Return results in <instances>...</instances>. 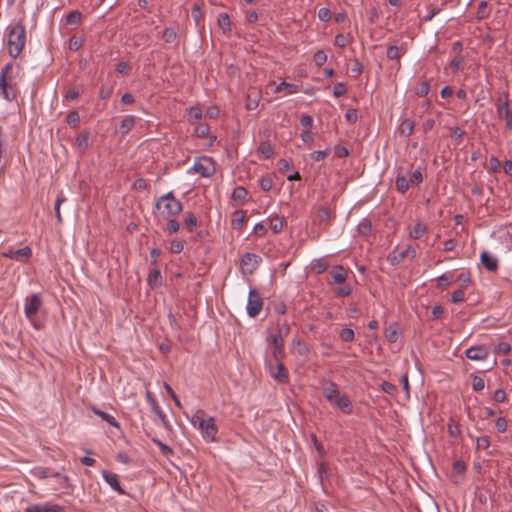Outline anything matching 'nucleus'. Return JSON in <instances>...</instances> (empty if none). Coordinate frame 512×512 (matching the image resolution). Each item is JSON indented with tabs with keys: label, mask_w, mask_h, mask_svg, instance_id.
I'll return each mask as SVG.
<instances>
[{
	"label": "nucleus",
	"mask_w": 512,
	"mask_h": 512,
	"mask_svg": "<svg viewBox=\"0 0 512 512\" xmlns=\"http://www.w3.org/2000/svg\"><path fill=\"white\" fill-rule=\"evenodd\" d=\"M321 389L323 396L329 403L337 406L344 414L352 413L353 406L350 398L340 393L336 383L331 380H323Z\"/></svg>",
	"instance_id": "nucleus-1"
},
{
	"label": "nucleus",
	"mask_w": 512,
	"mask_h": 512,
	"mask_svg": "<svg viewBox=\"0 0 512 512\" xmlns=\"http://www.w3.org/2000/svg\"><path fill=\"white\" fill-rule=\"evenodd\" d=\"M191 422L193 426L200 430L202 437L207 442H214L216 440L218 428L215 424V419L212 416H207L204 410H197L193 415Z\"/></svg>",
	"instance_id": "nucleus-2"
},
{
	"label": "nucleus",
	"mask_w": 512,
	"mask_h": 512,
	"mask_svg": "<svg viewBox=\"0 0 512 512\" xmlns=\"http://www.w3.org/2000/svg\"><path fill=\"white\" fill-rule=\"evenodd\" d=\"M26 44L25 26L18 22L9 29L8 52L12 58H17L23 51Z\"/></svg>",
	"instance_id": "nucleus-3"
},
{
	"label": "nucleus",
	"mask_w": 512,
	"mask_h": 512,
	"mask_svg": "<svg viewBox=\"0 0 512 512\" xmlns=\"http://www.w3.org/2000/svg\"><path fill=\"white\" fill-rule=\"evenodd\" d=\"M156 208L160 210L165 217H174L182 211L183 206L174 196V193L170 191L157 199Z\"/></svg>",
	"instance_id": "nucleus-4"
},
{
	"label": "nucleus",
	"mask_w": 512,
	"mask_h": 512,
	"mask_svg": "<svg viewBox=\"0 0 512 512\" xmlns=\"http://www.w3.org/2000/svg\"><path fill=\"white\" fill-rule=\"evenodd\" d=\"M495 107L498 118L505 122V129L511 131L512 107L510 105V96L508 92H503L498 96Z\"/></svg>",
	"instance_id": "nucleus-5"
},
{
	"label": "nucleus",
	"mask_w": 512,
	"mask_h": 512,
	"mask_svg": "<svg viewBox=\"0 0 512 512\" xmlns=\"http://www.w3.org/2000/svg\"><path fill=\"white\" fill-rule=\"evenodd\" d=\"M195 172L201 177L210 178L216 173V165L214 160L208 156H201L195 159L193 166L188 173Z\"/></svg>",
	"instance_id": "nucleus-6"
},
{
	"label": "nucleus",
	"mask_w": 512,
	"mask_h": 512,
	"mask_svg": "<svg viewBox=\"0 0 512 512\" xmlns=\"http://www.w3.org/2000/svg\"><path fill=\"white\" fill-rule=\"evenodd\" d=\"M265 368L269 372L270 376L279 383L287 384L289 382V372L283 365L281 360H265Z\"/></svg>",
	"instance_id": "nucleus-7"
},
{
	"label": "nucleus",
	"mask_w": 512,
	"mask_h": 512,
	"mask_svg": "<svg viewBox=\"0 0 512 512\" xmlns=\"http://www.w3.org/2000/svg\"><path fill=\"white\" fill-rule=\"evenodd\" d=\"M263 308V299L261 294L256 289H251L248 294L246 311L249 317H256L259 315Z\"/></svg>",
	"instance_id": "nucleus-8"
},
{
	"label": "nucleus",
	"mask_w": 512,
	"mask_h": 512,
	"mask_svg": "<svg viewBox=\"0 0 512 512\" xmlns=\"http://www.w3.org/2000/svg\"><path fill=\"white\" fill-rule=\"evenodd\" d=\"M261 263L262 258L251 252L244 253L240 261L242 272L249 275L253 274Z\"/></svg>",
	"instance_id": "nucleus-9"
},
{
	"label": "nucleus",
	"mask_w": 512,
	"mask_h": 512,
	"mask_svg": "<svg viewBox=\"0 0 512 512\" xmlns=\"http://www.w3.org/2000/svg\"><path fill=\"white\" fill-rule=\"evenodd\" d=\"M42 306V299L39 294H32L25 298L24 302V313L25 316L32 320L36 313L39 311Z\"/></svg>",
	"instance_id": "nucleus-10"
},
{
	"label": "nucleus",
	"mask_w": 512,
	"mask_h": 512,
	"mask_svg": "<svg viewBox=\"0 0 512 512\" xmlns=\"http://www.w3.org/2000/svg\"><path fill=\"white\" fill-rule=\"evenodd\" d=\"M2 255L5 258H9V259H12V260H15L18 262L25 263L32 256V250L28 246H25V247L17 249V250H14L13 248L9 247L2 252Z\"/></svg>",
	"instance_id": "nucleus-11"
},
{
	"label": "nucleus",
	"mask_w": 512,
	"mask_h": 512,
	"mask_svg": "<svg viewBox=\"0 0 512 512\" xmlns=\"http://www.w3.org/2000/svg\"><path fill=\"white\" fill-rule=\"evenodd\" d=\"M267 341L272 347L273 359L282 360L285 356L284 339L279 335L272 334L267 338Z\"/></svg>",
	"instance_id": "nucleus-12"
},
{
	"label": "nucleus",
	"mask_w": 512,
	"mask_h": 512,
	"mask_svg": "<svg viewBox=\"0 0 512 512\" xmlns=\"http://www.w3.org/2000/svg\"><path fill=\"white\" fill-rule=\"evenodd\" d=\"M489 354V349L484 345L471 346L465 351V356L472 361H484Z\"/></svg>",
	"instance_id": "nucleus-13"
},
{
	"label": "nucleus",
	"mask_w": 512,
	"mask_h": 512,
	"mask_svg": "<svg viewBox=\"0 0 512 512\" xmlns=\"http://www.w3.org/2000/svg\"><path fill=\"white\" fill-rule=\"evenodd\" d=\"M25 512H65V509L59 504L44 502L28 506Z\"/></svg>",
	"instance_id": "nucleus-14"
},
{
	"label": "nucleus",
	"mask_w": 512,
	"mask_h": 512,
	"mask_svg": "<svg viewBox=\"0 0 512 512\" xmlns=\"http://www.w3.org/2000/svg\"><path fill=\"white\" fill-rule=\"evenodd\" d=\"M0 96L7 101H13L17 97V89L8 79L0 80Z\"/></svg>",
	"instance_id": "nucleus-15"
},
{
	"label": "nucleus",
	"mask_w": 512,
	"mask_h": 512,
	"mask_svg": "<svg viewBox=\"0 0 512 512\" xmlns=\"http://www.w3.org/2000/svg\"><path fill=\"white\" fill-rule=\"evenodd\" d=\"M90 146L89 131L80 132L75 139V148L80 155H84Z\"/></svg>",
	"instance_id": "nucleus-16"
},
{
	"label": "nucleus",
	"mask_w": 512,
	"mask_h": 512,
	"mask_svg": "<svg viewBox=\"0 0 512 512\" xmlns=\"http://www.w3.org/2000/svg\"><path fill=\"white\" fill-rule=\"evenodd\" d=\"M102 477L105 482L111 487L112 490L118 492L121 495L126 494L124 489L121 487L118 480V475L107 470L102 471Z\"/></svg>",
	"instance_id": "nucleus-17"
},
{
	"label": "nucleus",
	"mask_w": 512,
	"mask_h": 512,
	"mask_svg": "<svg viewBox=\"0 0 512 512\" xmlns=\"http://www.w3.org/2000/svg\"><path fill=\"white\" fill-rule=\"evenodd\" d=\"M480 261L484 268L490 272H494L498 269L499 261L497 257L487 251L481 253Z\"/></svg>",
	"instance_id": "nucleus-18"
},
{
	"label": "nucleus",
	"mask_w": 512,
	"mask_h": 512,
	"mask_svg": "<svg viewBox=\"0 0 512 512\" xmlns=\"http://www.w3.org/2000/svg\"><path fill=\"white\" fill-rule=\"evenodd\" d=\"M330 275L333 283L344 284L348 278V271L342 265H336L331 269Z\"/></svg>",
	"instance_id": "nucleus-19"
},
{
	"label": "nucleus",
	"mask_w": 512,
	"mask_h": 512,
	"mask_svg": "<svg viewBox=\"0 0 512 512\" xmlns=\"http://www.w3.org/2000/svg\"><path fill=\"white\" fill-rule=\"evenodd\" d=\"M136 124V117L133 115L125 116L119 124V132L122 135H126L129 131H131Z\"/></svg>",
	"instance_id": "nucleus-20"
},
{
	"label": "nucleus",
	"mask_w": 512,
	"mask_h": 512,
	"mask_svg": "<svg viewBox=\"0 0 512 512\" xmlns=\"http://www.w3.org/2000/svg\"><path fill=\"white\" fill-rule=\"evenodd\" d=\"M246 221V213L243 210H236L232 213L231 224L236 230H241Z\"/></svg>",
	"instance_id": "nucleus-21"
},
{
	"label": "nucleus",
	"mask_w": 512,
	"mask_h": 512,
	"mask_svg": "<svg viewBox=\"0 0 512 512\" xmlns=\"http://www.w3.org/2000/svg\"><path fill=\"white\" fill-rule=\"evenodd\" d=\"M395 186H396V190L399 193L404 194L409 189L411 184L409 182V179H407L403 173L399 172L396 175Z\"/></svg>",
	"instance_id": "nucleus-22"
},
{
	"label": "nucleus",
	"mask_w": 512,
	"mask_h": 512,
	"mask_svg": "<svg viewBox=\"0 0 512 512\" xmlns=\"http://www.w3.org/2000/svg\"><path fill=\"white\" fill-rule=\"evenodd\" d=\"M92 411L94 412L95 415L99 416L102 420H104L105 422H107L111 426H113L115 428H119L120 427L119 422L111 414H109L107 412H104L102 410H99L96 407H93Z\"/></svg>",
	"instance_id": "nucleus-23"
},
{
	"label": "nucleus",
	"mask_w": 512,
	"mask_h": 512,
	"mask_svg": "<svg viewBox=\"0 0 512 512\" xmlns=\"http://www.w3.org/2000/svg\"><path fill=\"white\" fill-rule=\"evenodd\" d=\"M428 231V226L422 222H417L409 233L411 239H420Z\"/></svg>",
	"instance_id": "nucleus-24"
},
{
	"label": "nucleus",
	"mask_w": 512,
	"mask_h": 512,
	"mask_svg": "<svg viewBox=\"0 0 512 512\" xmlns=\"http://www.w3.org/2000/svg\"><path fill=\"white\" fill-rule=\"evenodd\" d=\"M398 131L401 135L406 137L410 136L414 131V121L411 119H404L399 125Z\"/></svg>",
	"instance_id": "nucleus-25"
},
{
	"label": "nucleus",
	"mask_w": 512,
	"mask_h": 512,
	"mask_svg": "<svg viewBox=\"0 0 512 512\" xmlns=\"http://www.w3.org/2000/svg\"><path fill=\"white\" fill-rule=\"evenodd\" d=\"M269 226L273 233L277 234L282 231L284 227L283 219L278 215H271L269 218Z\"/></svg>",
	"instance_id": "nucleus-26"
},
{
	"label": "nucleus",
	"mask_w": 512,
	"mask_h": 512,
	"mask_svg": "<svg viewBox=\"0 0 512 512\" xmlns=\"http://www.w3.org/2000/svg\"><path fill=\"white\" fill-rule=\"evenodd\" d=\"M202 109L198 106H192L189 108L188 121L191 124H196L202 118Z\"/></svg>",
	"instance_id": "nucleus-27"
},
{
	"label": "nucleus",
	"mask_w": 512,
	"mask_h": 512,
	"mask_svg": "<svg viewBox=\"0 0 512 512\" xmlns=\"http://www.w3.org/2000/svg\"><path fill=\"white\" fill-rule=\"evenodd\" d=\"M357 231L362 236H368L372 231V223L368 218H363L358 226Z\"/></svg>",
	"instance_id": "nucleus-28"
},
{
	"label": "nucleus",
	"mask_w": 512,
	"mask_h": 512,
	"mask_svg": "<svg viewBox=\"0 0 512 512\" xmlns=\"http://www.w3.org/2000/svg\"><path fill=\"white\" fill-rule=\"evenodd\" d=\"M219 27L223 30L224 33L230 32L231 30V21L230 17L227 13H220L217 19Z\"/></svg>",
	"instance_id": "nucleus-29"
},
{
	"label": "nucleus",
	"mask_w": 512,
	"mask_h": 512,
	"mask_svg": "<svg viewBox=\"0 0 512 512\" xmlns=\"http://www.w3.org/2000/svg\"><path fill=\"white\" fill-rule=\"evenodd\" d=\"M66 200L67 199H66L65 195L63 194V192L62 191L59 192L57 195L56 201H55V205H54L55 215H56L57 221L59 223L63 222V218H62V215L60 212V207L64 202H66Z\"/></svg>",
	"instance_id": "nucleus-30"
},
{
	"label": "nucleus",
	"mask_w": 512,
	"mask_h": 512,
	"mask_svg": "<svg viewBox=\"0 0 512 512\" xmlns=\"http://www.w3.org/2000/svg\"><path fill=\"white\" fill-rule=\"evenodd\" d=\"M258 152L265 158L270 159L274 154V149L268 141H263L258 147Z\"/></svg>",
	"instance_id": "nucleus-31"
},
{
	"label": "nucleus",
	"mask_w": 512,
	"mask_h": 512,
	"mask_svg": "<svg viewBox=\"0 0 512 512\" xmlns=\"http://www.w3.org/2000/svg\"><path fill=\"white\" fill-rule=\"evenodd\" d=\"M452 279H453L452 272H446V273L442 274L441 276H439L437 278V288L442 289V290L447 288L448 286H450Z\"/></svg>",
	"instance_id": "nucleus-32"
},
{
	"label": "nucleus",
	"mask_w": 512,
	"mask_h": 512,
	"mask_svg": "<svg viewBox=\"0 0 512 512\" xmlns=\"http://www.w3.org/2000/svg\"><path fill=\"white\" fill-rule=\"evenodd\" d=\"M162 38L165 43L171 44L177 39V29L175 27H167L163 31Z\"/></svg>",
	"instance_id": "nucleus-33"
},
{
	"label": "nucleus",
	"mask_w": 512,
	"mask_h": 512,
	"mask_svg": "<svg viewBox=\"0 0 512 512\" xmlns=\"http://www.w3.org/2000/svg\"><path fill=\"white\" fill-rule=\"evenodd\" d=\"M5 144H6V137L3 134V129L0 126V176L4 173L5 170V164L2 163V159L5 156Z\"/></svg>",
	"instance_id": "nucleus-34"
},
{
	"label": "nucleus",
	"mask_w": 512,
	"mask_h": 512,
	"mask_svg": "<svg viewBox=\"0 0 512 512\" xmlns=\"http://www.w3.org/2000/svg\"><path fill=\"white\" fill-rule=\"evenodd\" d=\"M31 475L37 479L43 480L50 477V469L47 467L38 466L31 470Z\"/></svg>",
	"instance_id": "nucleus-35"
},
{
	"label": "nucleus",
	"mask_w": 512,
	"mask_h": 512,
	"mask_svg": "<svg viewBox=\"0 0 512 512\" xmlns=\"http://www.w3.org/2000/svg\"><path fill=\"white\" fill-rule=\"evenodd\" d=\"M82 21V14L78 10H73L66 16V23L68 25H79Z\"/></svg>",
	"instance_id": "nucleus-36"
},
{
	"label": "nucleus",
	"mask_w": 512,
	"mask_h": 512,
	"mask_svg": "<svg viewBox=\"0 0 512 512\" xmlns=\"http://www.w3.org/2000/svg\"><path fill=\"white\" fill-rule=\"evenodd\" d=\"M281 90H285L287 95L295 94L298 92V87L295 84L287 83L282 81L277 87L276 92H280Z\"/></svg>",
	"instance_id": "nucleus-37"
},
{
	"label": "nucleus",
	"mask_w": 512,
	"mask_h": 512,
	"mask_svg": "<svg viewBox=\"0 0 512 512\" xmlns=\"http://www.w3.org/2000/svg\"><path fill=\"white\" fill-rule=\"evenodd\" d=\"M247 190L243 186H237L232 192V199L234 201L243 202L247 197Z\"/></svg>",
	"instance_id": "nucleus-38"
},
{
	"label": "nucleus",
	"mask_w": 512,
	"mask_h": 512,
	"mask_svg": "<svg viewBox=\"0 0 512 512\" xmlns=\"http://www.w3.org/2000/svg\"><path fill=\"white\" fill-rule=\"evenodd\" d=\"M409 256V250H401L398 251V248L396 247L391 256V263L392 264H399L405 257Z\"/></svg>",
	"instance_id": "nucleus-39"
},
{
	"label": "nucleus",
	"mask_w": 512,
	"mask_h": 512,
	"mask_svg": "<svg viewBox=\"0 0 512 512\" xmlns=\"http://www.w3.org/2000/svg\"><path fill=\"white\" fill-rule=\"evenodd\" d=\"M409 182L411 184V186H418L419 184H421L423 182V173H422V168L421 167H418L417 169H415L410 178H409Z\"/></svg>",
	"instance_id": "nucleus-40"
},
{
	"label": "nucleus",
	"mask_w": 512,
	"mask_h": 512,
	"mask_svg": "<svg viewBox=\"0 0 512 512\" xmlns=\"http://www.w3.org/2000/svg\"><path fill=\"white\" fill-rule=\"evenodd\" d=\"M312 267L317 274H322L328 269L329 264L324 258H319L313 262Z\"/></svg>",
	"instance_id": "nucleus-41"
},
{
	"label": "nucleus",
	"mask_w": 512,
	"mask_h": 512,
	"mask_svg": "<svg viewBox=\"0 0 512 512\" xmlns=\"http://www.w3.org/2000/svg\"><path fill=\"white\" fill-rule=\"evenodd\" d=\"M385 337L388 342L395 343L398 339V331L396 324H391L386 330H385Z\"/></svg>",
	"instance_id": "nucleus-42"
},
{
	"label": "nucleus",
	"mask_w": 512,
	"mask_h": 512,
	"mask_svg": "<svg viewBox=\"0 0 512 512\" xmlns=\"http://www.w3.org/2000/svg\"><path fill=\"white\" fill-rule=\"evenodd\" d=\"M152 442L155 443L163 456H170L173 454V449L167 444L163 443L158 438H152Z\"/></svg>",
	"instance_id": "nucleus-43"
},
{
	"label": "nucleus",
	"mask_w": 512,
	"mask_h": 512,
	"mask_svg": "<svg viewBox=\"0 0 512 512\" xmlns=\"http://www.w3.org/2000/svg\"><path fill=\"white\" fill-rule=\"evenodd\" d=\"M430 91V84L428 81H423L421 83H419L415 88H414V93L419 96V97H424L426 96Z\"/></svg>",
	"instance_id": "nucleus-44"
},
{
	"label": "nucleus",
	"mask_w": 512,
	"mask_h": 512,
	"mask_svg": "<svg viewBox=\"0 0 512 512\" xmlns=\"http://www.w3.org/2000/svg\"><path fill=\"white\" fill-rule=\"evenodd\" d=\"M465 63V57L463 55H456L450 61V67L453 71H460Z\"/></svg>",
	"instance_id": "nucleus-45"
},
{
	"label": "nucleus",
	"mask_w": 512,
	"mask_h": 512,
	"mask_svg": "<svg viewBox=\"0 0 512 512\" xmlns=\"http://www.w3.org/2000/svg\"><path fill=\"white\" fill-rule=\"evenodd\" d=\"M209 131H210V128H209L208 124L200 123V122L196 123L195 134L197 137L205 138L208 136Z\"/></svg>",
	"instance_id": "nucleus-46"
},
{
	"label": "nucleus",
	"mask_w": 512,
	"mask_h": 512,
	"mask_svg": "<svg viewBox=\"0 0 512 512\" xmlns=\"http://www.w3.org/2000/svg\"><path fill=\"white\" fill-rule=\"evenodd\" d=\"M67 124L73 128L77 127L80 123V116L76 110L68 113L66 118Z\"/></svg>",
	"instance_id": "nucleus-47"
},
{
	"label": "nucleus",
	"mask_w": 512,
	"mask_h": 512,
	"mask_svg": "<svg viewBox=\"0 0 512 512\" xmlns=\"http://www.w3.org/2000/svg\"><path fill=\"white\" fill-rule=\"evenodd\" d=\"M160 279H161V273H160L159 269H153L148 275V283L151 286H157V285L161 284Z\"/></svg>",
	"instance_id": "nucleus-48"
},
{
	"label": "nucleus",
	"mask_w": 512,
	"mask_h": 512,
	"mask_svg": "<svg viewBox=\"0 0 512 512\" xmlns=\"http://www.w3.org/2000/svg\"><path fill=\"white\" fill-rule=\"evenodd\" d=\"M334 293L337 297H347L352 293V287L349 284H340Z\"/></svg>",
	"instance_id": "nucleus-49"
},
{
	"label": "nucleus",
	"mask_w": 512,
	"mask_h": 512,
	"mask_svg": "<svg viewBox=\"0 0 512 512\" xmlns=\"http://www.w3.org/2000/svg\"><path fill=\"white\" fill-rule=\"evenodd\" d=\"M339 336L344 342H352L355 338V333L351 328H343L340 331Z\"/></svg>",
	"instance_id": "nucleus-50"
},
{
	"label": "nucleus",
	"mask_w": 512,
	"mask_h": 512,
	"mask_svg": "<svg viewBox=\"0 0 512 512\" xmlns=\"http://www.w3.org/2000/svg\"><path fill=\"white\" fill-rule=\"evenodd\" d=\"M381 389L383 392L387 393L390 396H395L398 392L397 387L394 384L387 381H383L381 383Z\"/></svg>",
	"instance_id": "nucleus-51"
},
{
	"label": "nucleus",
	"mask_w": 512,
	"mask_h": 512,
	"mask_svg": "<svg viewBox=\"0 0 512 512\" xmlns=\"http://www.w3.org/2000/svg\"><path fill=\"white\" fill-rule=\"evenodd\" d=\"M313 61L316 66H323L327 61V55L323 50H318L313 56Z\"/></svg>",
	"instance_id": "nucleus-52"
},
{
	"label": "nucleus",
	"mask_w": 512,
	"mask_h": 512,
	"mask_svg": "<svg viewBox=\"0 0 512 512\" xmlns=\"http://www.w3.org/2000/svg\"><path fill=\"white\" fill-rule=\"evenodd\" d=\"M386 56L390 60H397L401 57L400 49L396 45H391L388 47Z\"/></svg>",
	"instance_id": "nucleus-53"
},
{
	"label": "nucleus",
	"mask_w": 512,
	"mask_h": 512,
	"mask_svg": "<svg viewBox=\"0 0 512 512\" xmlns=\"http://www.w3.org/2000/svg\"><path fill=\"white\" fill-rule=\"evenodd\" d=\"M490 446V440L488 436H481L476 438V449L487 450Z\"/></svg>",
	"instance_id": "nucleus-54"
},
{
	"label": "nucleus",
	"mask_w": 512,
	"mask_h": 512,
	"mask_svg": "<svg viewBox=\"0 0 512 512\" xmlns=\"http://www.w3.org/2000/svg\"><path fill=\"white\" fill-rule=\"evenodd\" d=\"M328 153H329L328 148H326L324 150L314 151V152L310 153V158L315 162L323 161L327 157Z\"/></svg>",
	"instance_id": "nucleus-55"
},
{
	"label": "nucleus",
	"mask_w": 512,
	"mask_h": 512,
	"mask_svg": "<svg viewBox=\"0 0 512 512\" xmlns=\"http://www.w3.org/2000/svg\"><path fill=\"white\" fill-rule=\"evenodd\" d=\"M511 351V346L507 342H500L494 347V352L496 354L506 355Z\"/></svg>",
	"instance_id": "nucleus-56"
},
{
	"label": "nucleus",
	"mask_w": 512,
	"mask_h": 512,
	"mask_svg": "<svg viewBox=\"0 0 512 512\" xmlns=\"http://www.w3.org/2000/svg\"><path fill=\"white\" fill-rule=\"evenodd\" d=\"M347 90H346V86L344 83L342 82H338L336 83L334 86H333V95L336 97V98H340V97H343L345 94H346Z\"/></svg>",
	"instance_id": "nucleus-57"
},
{
	"label": "nucleus",
	"mask_w": 512,
	"mask_h": 512,
	"mask_svg": "<svg viewBox=\"0 0 512 512\" xmlns=\"http://www.w3.org/2000/svg\"><path fill=\"white\" fill-rule=\"evenodd\" d=\"M313 118L310 115H303L300 118V124L303 127V131L311 130L313 127Z\"/></svg>",
	"instance_id": "nucleus-58"
},
{
	"label": "nucleus",
	"mask_w": 512,
	"mask_h": 512,
	"mask_svg": "<svg viewBox=\"0 0 512 512\" xmlns=\"http://www.w3.org/2000/svg\"><path fill=\"white\" fill-rule=\"evenodd\" d=\"M289 332L290 326L286 321L283 323H278L277 332L275 333L276 335H279L284 339V337H286L289 334Z\"/></svg>",
	"instance_id": "nucleus-59"
},
{
	"label": "nucleus",
	"mask_w": 512,
	"mask_h": 512,
	"mask_svg": "<svg viewBox=\"0 0 512 512\" xmlns=\"http://www.w3.org/2000/svg\"><path fill=\"white\" fill-rule=\"evenodd\" d=\"M457 280L461 283V287H467L471 282L470 272L463 271L457 276Z\"/></svg>",
	"instance_id": "nucleus-60"
},
{
	"label": "nucleus",
	"mask_w": 512,
	"mask_h": 512,
	"mask_svg": "<svg viewBox=\"0 0 512 512\" xmlns=\"http://www.w3.org/2000/svg\"><path fill=\"white\" fill-rule=\"evenodd\" d=\"M260 187L263 191L267 192L270 191L273 187V180L269 176H263L260 179Z\"/></svg>",
	"instance_id": "nucleus-61"
},
{
	"label": "nucleus",
	"mask_w": 512,
	"mask_h": 512,
	"mask_svg": "<svg viewBox=\"0 0 512 512\" xmlns=\"http://www.w3.org/2000/svg\"><path fill=\"white\" fill-rule=\"evenodd\" d=\"M184 249V244L181 240L174 239L170 243V251L174 254H179Z\"/></svg>",
	"instance_id": "nucleus-62"
},
{
	"label": "nucleus",
	"mask_w": 512,
	"mask_h": 512,
	"mask_svg": "<svg viewBox=\"0 0 512 512\" xmlns=\"http://www.w3.org/2000/svg\"><path fill=\"white\" fill-rule=\"evenodd\" d=\"M334 155L338 158H345L349 156V150L342 145H335L333 149Z\"/></svg>",
	"instance_id": "nucleus-63"
},
{
	"label": "nucleus",
	"mask_w": 512,
	"mask_h": 512,
	"mask_svg": "<svg viewBox=\"0 0 512 512\" xmlns=\"http://www.w3.org/2000/svg\"><path fill=\"white\" fill-rule=\"evenodd\" d=\"M332 17V13L329 8L322 7L318 11V18L323 22H328Z\"/></svg>",
	"instance_id": "nucleus-64"
}]
</instances>
